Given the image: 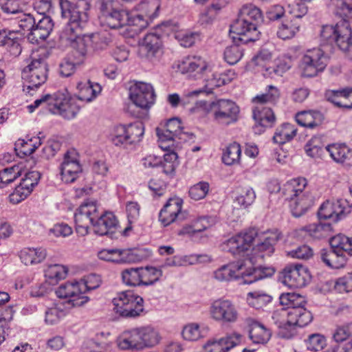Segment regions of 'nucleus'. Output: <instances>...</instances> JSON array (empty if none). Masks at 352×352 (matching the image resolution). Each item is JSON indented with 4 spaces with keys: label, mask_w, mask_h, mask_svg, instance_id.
Wrapping results in <instances>:
<instances>
[{
    "label": "nucleus",
    "mask_w": 352,
    "mask_h": 352,
    "mask_svg": "<svg viewBox=\"0 0 352 352\" xmlns=\"http://www.w3.org/2000/svg\"><path fill=\"white\" fill-rule=\"evenodd\" d=\"M329 8L332 13L342 21L335 25L322 27V42L336 43L340 50L346 52L352 48V30L349 24L350 21L352 22V0H331Z\"/></svg>",
    "instance_id": "f257e3e1"
},
{
    "label": "nucleus",
    "mask_w": 352,
    "mask_h": 352,
    "mask_svg": "<svg viewBox=\"0 0 352 352\" xmlns=\"http://www.w3.org/2000/svg\"><path fill=\"white\" fill-rule=\"evenodd\" d=\"M280 303L287 308L274 312L272 319L278 328L302 327L312 320L311 313L304 308V298L295 293H285L280 296Z\"/></svg>",
    "instance_id": "f03ea898"
},
{
    "label": "nucleus",
    "mask_w": 352,
    "mask_h": 352,
    "mask_svg": "<svg viewBox=\"0 0 352 352\" xmlns=\"http://www.w3.org/2000/svg\"><path fill=\"white\" fill-rule=\"evenodd\" d=\"M60 7L62 17L68 20L60 33V39L66 45H72L89 21V4L86 0H79L76 3L60 0Z\"/></svg>",
    "instance_id": "7ed1b4c3"
},
{
    "label": "nucleus",
    "mask_w": 352,
    "mask_h": 352,
    "mask_svg": "<svg viewBox=\"0 0 352 352\" xmlns=\"http://www.w3.org/2000/svg\"><path fill=\"white\" fill-rule=\"evenodd\" d=\"M273 184V188L269 185V190L271 192L280 191L285 200L289 201L290 211L294 217L304 215L314 204L311 193L305 190L307 181L305 178L291 179L284 184L282 188L276 182Z\"/></svg>",
    "instance_id": "20e7f679"
},
{
    "label": "nucleus",
    "mask_w": 352,
    "mask_h": 352,
    "mask_svg": "<svg viewBox=\"0 0 352 352\" xmlns=\"http://www.w3.org/2000/svg\"><path fill=\"white\" fill-rule=\"evenodd\" d=\"M263 14L259 8L247 3L240 10L239 18L230 26V34L234 40L247 43L258 38V23L262 21Z\"/></svg>",
    "instance_id": "39448f33"
},
{
    "label": "nucleus",
    "mask_w": 352,
    "mask_h": 352,
    "mask_svg": "<svg viewBox=\"0 0 352 352\" xmlns=\"http://www.w3.org/2000/svg\"><path fill=\"white\" fill-rule=\"evenodd\" d=\"M259 268H252L248 266L246 261L224 265L214 272V278L220 282L230 281L242 278L243 283L251 284L265 277Z\"/></svg>",
    "instance_id": "423d86ee"
},
{
    "label": "nucleus",
    "mask_w": 352,
    "mask_h": 352,
    "mask_svg": "<svg viewBox=\"0 0 352 352\" xmlns=\"http://www.w3.org/2000/svg\"><path fill=\"white\" fill-rule=\"evenodd\" d=\"M335 43H324L320 38V47L308 50L303 54L300 68L302 76L305 77H314L322 72L327 65L329 56L328 52H331Z\"/></svg>",
    "instance_id": "0eeeda50"
},
{
    "label": "nucleus",
    "mask_w": 352,
    "mask_h": 352,
    "mask_svg": "<svg viewBox=\"0 0 352 352\" xmlns=\"http://www.w3.org/2000/svg\"><path fill=\"white\" fill-rule=\"evenodd\" d=\"M196 107L208 113H212L214 119L223 124H230L236 122L239 112L238 106L230 100L221 99L212 102L201 100L196 103Z\"/></svg>",
    "instance_id": "6e6552de"
},
{
    "label": "nucleus",
    "mask_w": 352,
    "mask_h": 352,
    "mask_svg": "<svg viewBox=\"0 0 352 352\" xmlns=\"http://www.w3.org/2000/svg\"><path fill=\"white\" fill-rule=\"evenodd\" d=\"M127 10L123 9L118 0H104L100 6V21L102 26L117 29L125 26Z\"/></svg>",
    "instance_id": "1a4fd4ad"
},
{
    "label": "nucleus",
    "mask_w": 352,
    "mask_h": 352,
    "mask_svg": "<svg viewBox=\"0 0 352 352\" xmlns=\"http://www.w3.org/2000/svg\"><path fill=\"white\" fill-rule=\"evenodd\" d=\"M47 71L44 58L32 56L30 63L22 71L23 91L30 93L44 84L47 78Z\"/></svg>",
    "instance_id": "9d476101"
},
{
    "label": "nucleus",
    "mask_w": 352,
    "mask_h": 352,
    "mask_svg": "<svg viewBox=\"0 0 352 352\" xmlns=\"http://www.w3.org/2000/svg\"><path fill=\"white\" fill-rule=\"evenodd\" d=\"M114 311L124 318H135L144 311V300L131 290L122 292L113 300Z\"/></svg>",
    "instance_id": "9b49d317"
},
{
    "label": "nucleus",
    "mask_w": 352,
    "mask_h": 352,
    "mask_svg": "<svg viewBox=\"0 0 352 352\" xmlns=\"http://www.w3.org/2000/svg\"><path fill=\"white\" fill-rule=\"evenodd\" d=\"M256 236V230L250 229L230 238L222 243L221 248L223 251L230 252L234 256L244 257L245 259L239 261L244 262L252 256V243Z\"/></svg>",
    "instance_id": "f8f14e48"
},
{
    "label": "nucleus",
    "mask_w": 352,
    "mask_h": 352,
    "mask_svg": "<svg viewBox=\"0 0 352 352\" xmlns=\"http://www.w3.org/2000/svg\"><path fill=\"white\" fill-rule=\"evenodd\" d=\"M211 318L218 322L232 324L236 322L239 314L236 305L228 299H217L210 307Z\"/></svg>",
    "instance_id": "ddd939ff"
},
{
    "label": "nucleus",
    "mask_w": 352,
    "mask_h": 352,
    "mask_svg": "<svg viewBox=\"0 0 352 352\" xmlns=\"http://www.w3.org/2000/svg\"><path fill=\"white\" fill-rule=\"evenodd\" d=\"M280 239V233L276 230L266 232L256 245L252 248V256L247 261L248 266L256 268L254 265L259 259L270 256L274 252V245Z\"/></svg>",
    "instance_id": "4468645a"
},
{
    "label": "nucleus",
    "mask_w": 352,
    "mask_h": 352,
    "mask_svg": "<svg viewBox=\"0 0 352 352\" xmlns=\"http://www.w3.org/2000/svg\"><path fill=\"white\" fill-rule=\"evenodd\" d=\"M19 184L15 188L13 192L9 195V201L13 204H17L25 199L33 191L41 178L39 172L33 170L25 172Z\"/></svg>",
    "instance_id": "2eb2a0df"
},
{
    "label": "nucleus",
    "mask_w": 352,
    "mask_h": 352,
    "mask_svg": "<svg viewBox=\"0 0 352 352\" xmlns=\"http://www.w3.org/2000/svg\"><path fill=\"white\" fill-rule=\"evenodd\" d=\"M96 217V202L87 201L82 204L74 214L76 231L80 236L88 234L90 225L93 226L94 219Z\"/></svg>",
    "instance_id": "dca6fc26"
},
{
    "label": "nucleus",
    "mask_w": 352,
    "mask_h": 352,
    "mask_svg": "<svg viewBox=\"0 0 352 352\" xmlns=\"http://www.w3.org/2000/svg\"><path fill=\"white\" fill-rule=\"evenodd\" d=\"M282 273L283 283L291 288L303 287L311 278L308 269L298 263L287 265Z\"/></svg>",
    "instance_id": "f3484780"
},
{
    "label": "nucleus",
    "mask_w": 352,
    "mask_h": 352,
    "mask_svg": "<svg viewBox=\"0 0 352 352\" xmlns=\"http://www.w3.org/2000/svg\"><path fill=\"white\" fill-rule=\"evenodd\" d=\"M61 179L65 183L75 182L82 171L79 155L75 149L68 150L60 166Z\"/></svg>",
    "instance_id": "a211bd4d"
},
{
    "label": "nucleus",
    "mask_w": 352,
    "mask_h": 352,
    "mask_svg": "<svg viewBox=\"0 0 352 352\" xmlns=\"http://www.w3.org/2000/svg\"><path fill=\"white\" fill-rule=\"evenodd\" d=\"M129 98L135 106L146 109L153 104L155 94L151 84L138 82L130 87Z\"/></svg>",
    "instance_id": "6ab92c4d"
},
{
    "label": "nucleus",
    "mask_w": 352,
    "mask_h": 352,
    "mask_svg": "<svg viewBox=\"0 0 352 352\" xmlns=\"http://www.w3.org/2000/svg\"><path fill=\"white\" fill-rule=\"evenodd\" d=\"M162 41L154 33L147 34L139 44L138 54L140 57L155 63L160 60L163 54Z\"/></svg>",
    "instance_id": "aec40b11"
},
{
    "label": "nucleus",
    "mask_w": 352,
    "mask_h": 352,
    "mask_svg": "<svg viewBox=\"0 0 352 352\" xmlns=\"http://www.w3.org/2000/svg\"><path fill=\"white\" fill-rule=\"evenodd\" d=\"M79 281L67 282L61 285L56 291V296L60 298H68L67 303L72 307H80L89 300V298L84 295Z\"/></svg>",
    "instance_id": "412c9836"
},
{
    "label": "nucleus",
    "mask_w": 352,
    "mask_h": 352,
    "mask_svg": "<svg viewBox=\"0 0 352 352\" xmlns=\"http://www.w3.org/2000/svg\"><path fill=\"white\" fill-rule=\"evenodd\" d=\"M182 131L181 122L177 118H172L164 123H161L156 128L159 146L163 150H168L173 146L175 138Z\"/></svg>",
    "instance_id": "4be33fe9"
},
{
    "label": "nucleus",
    "mask_w": 352,
    "mask_h": 352,
    "mask_svg": "<svg viewBox=\"0 0 352 352\" xmlns=\"http://www.w3.org/2000/svg\"><path fill=\"white\" fill-rule=\"evenodd\" d=\"M80 109L74 100L70 98L66 91L54 93V101L51 113L58 114L63 118L70 120L76 117Z\"/></svg>",
    "instance_id": "5701e85b"
},
{
    "label": "nucleus",
    "mask_w": 352,
    "mask_h": 352,
    "mask_svg": "<svg viewBox=\"0 0 352 352\" xmlns=\"http://www.w3.org/2000/svg\"><path fill=\"white\" fill-rule=\"evenodd\" d=\"M351 212V206L345 199L327 201L319 208L318 215L320 219H331L337 222Z\"/></svg>",
    "instance_id": "b1692460"
},
{
    "label": "nucleus",
    "mask_w": 352,
    "mask_h": 352,
    "mask_svg": "<svg viewBox=\"0 0 352 352\" xmlns=\"http://www.w3.org/2000/svg\"><path fill=\"white\" fill-rule=\"evenodd\" d=\"M183 201L179 197L170 198L159 214V220L164 226H167L176 220L186 218L182 211Z\"/></svg>",
    "instance_id": "393cba45"
},
{
    "label": "nucleus",
    "mask_w": 352,
    "mask_h": 352,
    "mask_svg": "<svg viewBox=\"0 0 352 352\" xmlns=\"http://www.w3.org/2000/svg\"><path fill=\"white\" fill-rule=\"evenodd\" d=\"M242 338V335L237 332L228 333L221 338L208 340L204 346L203 352H228L240 344Z\"/></svg>",
    "instance_id": "a878e982"
},
{
    "label": "nucleus",
    "mask_w": 352,
    "mask_h": 352,
    "mask_svg": "<svg viewBox=\"0 0 352 352\" xmlns=\"http://www.w3.org/2000/svg\"><path fill=\"white\" fill-rule=\"evenodd\" d=\"M256 104L253 109V118L255 120L253 129L255 133L261 134L266 128L274 124L276 118L270 108L263 106L264 103Z\"/></svg>",
    "instance_id": "bb28decb"
},
{
    "label": "nucleus",
    "mask_w": 352,
    "mask_h": 352,
    "mask_svg": "<svg viewBox=\"0 0 352 352\" xmlns=\"http://www.w3.org/2000/svg\"><path fill=\"white\" fill-rule=\"evenodd\" d=\"M118 226V220L111 212H100L96 205V217L94 219L93 228L94 232L99 235H106L113 232Z\"/></svg>",
    "instance_id": "cd10ccee"
},
{
    "label": "nucleus",
    "mask_w": 352,
    "mask_h": 352,
    "mask_svg": "<svg viewBox=\"0 0 352 352\" xmlns=\"http://www.w3.org/2000/svg\"><path fill=\"white\" fill-rule=\"evenodd\" d=\"M34 29L28 36V40L32 43H38L45 41L52 32L54 28L52 19L49 16H43L36 19Z\"/></svg>",
    "instance_id": "c85d7f7f"
},
{
    "label": "nucleus",
    "mask_w": 352,
    "mask_h": 352,
    "mask_svg": "<svg viewBox=\"0 0 352 352\" xmlns=\"http://www.w3.org/2000/svg\"><path fill=\"white\" fill-rule=\"evenodd\" d=\"M178 69L182 74L197 72L202 74L210 72V66L200 56H187L179 63Z\"/></svg>",
    "instance_id": "c756f323"
},
{
    "label": "nucleus",
    "mask_w": 352,
    "mask_h": 352,
    "mask_svg": "<svg viewBox=\"0 0 352 352\" xmlns=\"http://www.w3.org/2000/svg\"><path fill=\"white\" fill-rule=\"evenodd\" d=\"M118 346L122 350H142L140 327L124 331L118 339Z\"/></svg>",
    "instance_id": "7c9ffc66"
},
{
    "label": "nucleus",
    "mask_w": 352,
    "mask_h": 352,
    "mask_svg": "<svg viewBox=\"0 0 352 352\" xmlns=\"http://www.w3.org/2000/svg\"><path fill=\"white\" fill-rule=\"evenodd\" d=\"M325 149L336 162L346 167L352 166V149L346 145L332 144L326 146Z\"/></svg>",
    "instance_id": "2f4dec72"
},
{
    "label": "nucleus",
    "mask_w": 352,
    "mask_h": 352,
    "mask_svg": "<svg viewBox=\"0 0 352 352\" xmlns=\"http://www.w3.org/2000/svg\"><path fill=\"white\" fill-rule=\"evenodd\" d=\"M325 149L336 162L346 167L352 166V149L346 145L332 144L326 146Z\"/></svg>",
    "instance_id": "473e14b6"
},
{
    "label": "nucleus",
    "mask_w": 352,
    "mask_h": 352,
    "mask_svg": "<svg viewBox=\"0 0 352 352\" xmlns=\"http://www.w3.org/2000/svg\"><path fill=\"white\" fill-rule=\"evenodd\" d=\"M212 70L210 69V72H208L206 74H204L207 76V78H206V84L204 85V90L199 89L190 91L186 94V97L190 98L197 96L199 94H200L202 91H204L207 94H210L212 92V90L216 88L221 87V85H223L225 84H227L230 82V79H226L225 74H214L211 73Z\"/></svg>",
    "instance_id": "72a5a7b5"
},
{
    "label": "nucleus",
    "mask_w": 352,
    "mask_h": 352,
    "mask_svg": "<svg viewBox=\"0 0 352 352\" xmlns=\"http://www.w3.org/2000/svg\"><path fill=\"white\" fill-rule=\"evenodd\" d=\"M77 89L78 98L86 102L92 101L102 91V87L100 84L91 82L90 80L78 82Z\"/></svg>",
    "instance_id": "f704fd0d"
},
{
    "label": "nucleus",
    "mask_w": 352,
    "mask_h": 352,
    "mask_svg": "<svg viewBox=\"0 0 352 352\" xmlns=\"http://www.w3.org/2000/svg\"><path fill=\"white\" fill-rule=\"evenodd\" d=\"M326 97L338 107L352 109V89L329 91L326 94Z\"/></svg>",
    "instance_id": "c9c22d12"
},
{
    "label": "nucleus",
    "mask_w": 352,
    "mask_h": 352,
    "mask_svg": "<svg viewBox=\"0 0 352 352\" xmlns=\"http://www.w3.org/2000/svg\"><path fill=\"white\" fill-rule=\"evenodd\" d=\"M47 256V251L43 248H24L19 252V257L25 265H34L41 263Z\"/></svg>",
    "instance_id": "e433bc0d"
},
{
    "label": "nucleus",
    "mask_w": 352,
    "mask_h": 352,
    "mask_svg": "<svg viewBox=\"0 0 352 352\" xmlns=\"http://www.w3.org/2000/svg\"><path fill=\"white\" fill-rule=\"evenodd\" d=\"M323 120L322 113L317 111H305L298 113L296 116V120L298 124L310 129L320 125Z\"/></svg>",
    "instance_id": "4c0bfd02"
},
{
    "label": "nucleus",
    "mask_w": 352,
    "mask_h": 352,
    "mask_svg": "<svg viewBox=\"0 0 352 352\" xmlns=\"http://www.w3.org/2000/svg\"><path fill=\"white\" fill-rule=\"evenodd\" d=\"M320 258L327 266L331 268L342 267L346 263L345 254L331 248L329 250H322Z\"/></svg>",
    "instance_id": "58836bf2"
},
{
    "label": "nucleus",
    "mask_w": 352,
    "mask_h": 352,
    "mask_svg": "<svg viewBox=\"0 0 352 352\" xmlns=\"http://www.w3.org/2000/svg\"><path fill=\"white\" fill-rule=\"evenodd\" d=\"M272 300V296L263 289L250 292L246 296L248 305L256 309H263Z\"/></svg>",
    "instance_id": "ea45409f"
},
{
    "label": "nucleus",
    "mask_w": 352,
    "mask_h": 352,
    "mask_svg": "<svg viewBox=\"0 0 352 352\" xmlns=\"http://www.w3.org/2000/svg\"><path fill=\"white\" fill-rule=\"evenodd\" d=\"M140 331L142 349L153 347L160 343L161 337L159 332L153 327H140Z\"/></svg>",
    "instance_id": "a19ab883"
},
{
    "label": "nucleus",
    "mask_w": 352,
    "mask_h": 352,
    "mask_svg": "<svg viewBox=\"0 0 352 352\" xmlns=\"http://www.w3.org/2000/svg\"><path fill=\"white\" fill-rule=\"evenodd\" d=\"M297 129L292 124L285 123L278 128L273 137L274 143L283 144L292 140L296 135Z\"/></svg>",
    "instance_id": "79ce46f5"
},
{
    "label": "nucleus",
    "mask_w": 352,
    "mask_h": 352,
    "mask_svg": "<svg viewBox=\"0 0 352 352\" xmlns=\"http://www.w3.org/2000/svg\"><path fill=\"white\" fill-rule=\"evenodd\" d=\"M271 337V331L263 324L254 322L250 331V338L253 342L257 344L267 343Z\"/></svg>",
    "instance_id": "37998d69"
},
{
    "label": "nucleus",
    "mask_w": 352,
    "mask_h": 352,
    "mask_svg": "<svg viewBox=\"0 0 352 352\" xmlns=\"http://www.w3.org/2000/svg\"><path fill=\"white\" fill-rule=\"evenodd\" d=\"M67 268L62 265H50L45 270L46 281L50 285L56 284L60 280L66 277Z\"/></svg>",
    "instance_id": "c03bdc74"
},
{
    "label": "nucleus",
    "mask_w": 352,
    "mask_h": 352,
    "mask_svg": "<svg viewBox=\"0 0 352 352\" xmlns=\"http://www.w3.org/2000/svg\"><path fill=\"white\" fill-rule=\"evenodd\" d=\"M300 24L294 19L283 21L278 27L276 34L283 40L293 38L299 31Z\"/></svg>",
    "instance_id": "a18cd8bd"
},
{
    "label": "nucleus",
    "mask_w": 352,
    "mask_h": 352,
    "mask_svg": "<svg viewBox=\"0 0 352 352\" xmlns=\"http://www.w3.org/2000/svg\"><path fill=\"white\" fill-rule=\"evenodd\" d=\"M329 244L331 248L352 256V239L344 234H338L330 239Z\"/></svg>",
    "instance_id": "49530a36"
},
{
    "label": "nucleus",
    "mask_w": 352,
    "mask_h": 352,
    "mask_svg": "<svg viewBox=\"0 0 352 352\" xmlns=\"http://www.w3.org/2000/svg\"><path fill=\"white\" fill-rule=\"evenodd\" d=\"M23 173V166L15 165L0 170V188L14 182L16 178L22 176Z\"/></svg>",
    "instance_id": "de8ad7c7"
},
{
    "label": "nucleus",
    "mask_w": 352,
    "mask_h": 352,
    "mask_svg": "<svg viewBox=\"0 0 352 352\" xmlns=\"http://www.w3.org/2000/svg\"><path fill=\"white\" fill-rule=\"evenodd\" d=\"M140 268L141 285L148 286L158 281L162 276V271L154 267Z\"/></svg>",
    "instance_id": "09e8293b"
},
{
    "label": "nucleus",
    "mask_w": 352,
    "mask_h": 352,
    "mask_svg": "<svg viewBox=\"0 0 352 352\" xmlns=\"http://www.w3.org/2000/svg\"><path fill=\"white\" fill-rule=\"evenodd\" d=\"M159 8L158 0H142L136 7L137 11L143 14L151 21L156 17Z\"/></svg>",
    "instance_id": "8fccbe9b"
},
{
    "label": "nucleus",
    "mask_w": 352,
    "mask_h": 352,
    "mask_svg": "<svg viewBox=\"0 0 352 352\" xmlns=\"http://www.w3.org/2000/svg\"><path fill=\"white\" fill-rule=\"evenodd\" d=\"M31 0H0L1 10L7 14H18L23 12Z\"/></svg>",
    "instance_id": "3c124183"
},
{
    "label": "nucleus",
    "mask_w": 352,
    "mask_h": 352,
    "mask_svg": "<svg viewBox=\"0 0 352 352\" xmlns=\"http://www.w3.org/2000/svg\"><path fill=\"white\" fill-rule=\"evenodd\" d=\"M241 154V146L239 144L234 142L228 145L225 149L222 160L226 165H233L239 162Z\"/></svg>",
    "instance_id": "603ef678"
},
{
    "label": "nucleus",
    "mask_w": 352,
    "mask_h": 352,
    "mask_svg": "<svg viewBox=\"0 0 352 352\" xmlns=\"http://www.w3.org/2000/svg\"><path fill=\"white\" fill-rule=\"evenodd\" d=\"M307 230L312 237L318 239L329 237L333 232L331 225L323 223L310 225L307 227Z\"/></svg>",
    "instance_id": "864d4df0"
},
{
    "label": "nucleus",
    "mask_w": 352,
    "mask_h": 352,
    "mask_svg": "<svg viewBox=\"0 0 352 352\" xmlns=\"http://www.w3.org/2000/svg\"><path fill=\"white\" fill-rule=\"evenodd\" d=\"M87 35L93 52L102 50L111 43L110 36L107 34L96 32Z\"/></svg>",
    "instance_id": "5fc2aeb1"
},
{
    "label": "nucleus",
    "mask_w": 352,
    "mask_h": 352,
    "mask_svg": "<svg viewBox=\"0 0 352 352\" xmlns=\"http://www.w3.org/2000/svg\"><path fill=\"white\" fill-rule=\"evenodd\" d=\"M21 34L18 32H10V36L4 45V47L12 56H17L22 51L21 46Z\"/></svg>",
    "instance_id": "6e6d98bb"
},
{
    "label": "nucleus",
    "mask_w": 352,
    "mask_h": 352,
    "mask_svg": "<svg viewBox=\"0 0 352 352\" xmlns=\"http://www.w3.org/2000/svg\"><path fill=\"white\" fill-rule=\"evenodd\" d=\"M123 283L132 287L141 286L140 268H129L122 272Z\"/></svg>",
    "instance_id": "4d7b16f0"
},
{
    "label": "nucleus",
    "mask_w": 352,
    "mask_h": 352,
    "mask_svg": "<svg viewBox=\"0 0 352 352\" xmlns=\"http://www.w3.org/2000/svg\"><path fill=\"white\" fill-rule=\"evenodd\" d=\"M128 144L139 142L144 135V126L142 122H135L126 126Z\"/></svg>",
    "instance_id": "13d9d810"
},
{
    "label": "nucleus",
    "mask_w": 352,
    "mask_h": 352,
    "mask_svg": "<svg viewBox=\"0 0 352 352\" xmlns=\"http://www.w3.org/2000/svg\"><path fill=\"white\" fill-rule=\"evenodd\" d=\"M243 56V49L239 45H232L224 51V59L230 65L238 63Z\"/></svg>",
    "instance_id": "bf43d9fd"
},
{
    "label": "nucleus",
    "mask_w": 352,
    "mask_h": 352,
    "mask_svg": "<svg viewBox=\"0 0 352 352\" xmlns=\"http://www.w3.org/2000/svg\"><path fill=\"white\" fill-rule=\"evenodd\" d=\"M127 16L128 21L126 23L125 25L136 26L138 28V30H142L146 28L148 25L149 23L151 22V20L141 12L133 13L127 11Z\"/></svg>",
    "instance_id": "052dcab7"
},
{
    "label": "nucleus",
    "mask_w": 352,
    "mask_h": 352,
    "mask_svg": "<svg viewBox=\"0 0 352 352\" xmlns=\"http://www.w3.org/2000/svg\"><path fill=\"white\" fill-rule=\"evenodd\" d=\"M125 125H118L115 126L111 134V140L112 143L117 146L128 145V138Z\"/></svg>",
    "instance_id": "680f3d73"
},
{
    "label": "nucleus",
    "mask_w": 352,
    "mask_h": 352,
    "mask_svg": "<svg viewBox=\"0 0 352 352\" xmlns=\"http://www.w3.org/2000/svg\"><path fill=\"white\" fill-rule=\"evenodd\" d=\"M140 207L137 202L130 201L126 205V212L129 226L124 229V233L131 230V225L138 221L140 217Z\"/></svg>",
    "instance_id": "e2e57ef3"
},
{
    "label": "nucleus",
    "mask_w": 352,
    "mask_h": 352,
    "mask_svg": "<svg viewBox=\"0 0 352 352\" xmlns=\"http://www.w3.org/2000/svg\"><path fill=\"white\" fill-rule=\"evenodd\" d=\"M305 342L308 350L316 352L321 351L326 346L325 338L319 333H314L309 336Z\"/></svg>",
    "instance_id": "0e129e2a"
},
{
    "label": "nucleus",
    "mask_w": 352,
    "mask_h": 352,
    "mask_svg": "<svg viewBox=\"0 0 352 352\" xmlns=\"http://www.w3.org/2000/svg\"><path fill=\"white\" fill-rule=\"evenodd\" d=\"M89 41L88 35H84L79 36L72 45L81 56H85L93 52Z\"/></svg>",
    "instance_id": "69168bd1"
},
{
    "label": "nucleus",
    "mask_w": 352,
    "mask_h": 352,
    "mask_svg": "<svg viewBox=\"0 0 352 352\" xmlns=\"http://www.w3.org/2000/svg\"><path fill=\"white\" fill-rule=\"evenodd\" d=\"M182 333L183 338L189 341H196L202 337L200 327L197 323H190L184 326Z\"/></svg>",
    "instance_id": "338daca9"
},
{
    "label": "nucleus",
    "mask_w": 352,
    "mask_h": 352,
    "mask_svg": "<svg viewBox=\"0 0 352 352\" xmlns=\"http://www.w3.org/2000/svg\"><path fill=\"white\" fill-rule=\"evenodd\" d=\"M209 184L206 182H200L192 186L189 190L190 197L195 200L204 199L209 191Z\"/></svg>",
    "instance_id": "774afa93"
}]
</instances>
